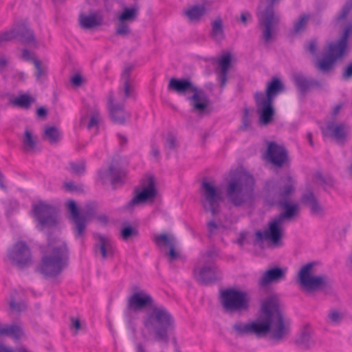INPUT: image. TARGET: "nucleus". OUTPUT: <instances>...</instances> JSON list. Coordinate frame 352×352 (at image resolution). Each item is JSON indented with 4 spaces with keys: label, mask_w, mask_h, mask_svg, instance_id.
Segmentation results:
<instances>
[{
    "label": "nucleus",
    "mask_w": 352,
    "mask_h": 352,
    "mask_svg": "<svg viewBox=\"0 0 352 352\" xmlns=\"http://www.w3.org/2000/svg\"><path fill=\"white\" fill-rule=\"evenodd\" d=\"M44 138L51 144L57 143L60 140V132L56 126H48L45 129Z\"/></svg>",
    "instance_id": "nucleus-38"
},
{
    "label": "nucleus",
    "mask_w": 352,
    "mask_h": 352,
    "mask_svg": "<svg viewBox=\"0 0 352 352\" xmlns=\"http://www.w3.org/2000/svg\"><path fill=\"white\" fill-rule=\"evenodd\" d=\"M66 217L74 226L75 236L79 238L85 234L87 222L88 221V210H82L77 201L68 199L65 202Z\"/></svg>",
    "instance_id": "nucleus-12"
},
{
    "label": "nucleus",
    "mask_w": 352,
    "mask_h": 352,
    "mask_svg": "<svg viewBox=\"0 0 352 352\" xmlns=\"http://www.w3.org/2000/svg\"><path fill=\"white\" fill-rule=\"evenodd\" d=\"M96 221L98 223L105 226L109 223V217L104 214H97L95 203L89 202V221Z\"/></svg>",
    "instance_id": "nucleus-34"
},
{
    "label": "nucleus",
    "mask_w": 352,
    "mask_h": 352,
    "mask_svg": "<svg viewBox=\"0 0 352 352\" xmlns=\"http://www.w3.org/2000/svg\"><path fill=\"white\" fill-rule=\"evenodd\" d=\"M64 187L67 191L73 192H82L83 191L81 186H76L73 182H69L64 184Z\"/></svg>",
    "instance_id": "nucleus-55"
},
{
    "label": "nucleus",
    "mask_w": 352,
    "mask_h": 352,
    "mask_svg": "<svg viewBox=\"0 0 352 352\" xmlns=\"http://www.w3.org/2000/svg\"><path fill=\"white\" fill-rule=\"evenodd\" d=\"M125 175L126 172L121 166L119 157L113 158L108 170L101 171L99 173L102 184H107V179H109L113 188H116L118 184L122 185L124 184L123 179Z\"/></svg>",
    "instance_id": "nucleus-16"
},
{
    "label": "nucleus",
    "mask_w": 352,
    "mask_h": 352,
    "mask_svg": "<svg viewBox=\"0 0 352 352\" xmlns=\"http://www.w3.org/2000/svg\"><path fill=\"white\" fill-rule=\"evenodd\" d=\"M342 77L344 80L352 78V60L343 68Z\"/></svg>",
    "instance_id": "nucleus-54"
},
{
    "label": "nucleus",
    "mask_w": 352,
    "mask_h": 352,
    "mask_svg": "<svg viewBox=\"0 0 352 352\" xmlns=\"http://www.w3.org/2000/svg\"><path fill=\"white\" fill-rule=\"evenodd\" d=\"M93 238L96 242L94 245L96 254H100L102 260L113 259L117 253V248L110 238L100 233H94Z\"/></svg>",
    "instance_id": "nucleus-19"
},
{
    "label": "nucleus",
    "mask_w": 352,
    "mask_h": 352,
    "mask_svg": "<svg viewBox=\"0 0 352 352\" xmlns=\"http://www.w3.org/2000/svg\"><path fill=\"white\" fill-rule=\"evenodd\" d=\"M59 212L56 206L43 201H38L32 208V216L37 222L36 228L45 232L47 248L51 249L49 254L43 256L36 268V272L45 278L56 277L69 265V250L67 244L63 242L59 245H53L56 241L53 234L60 225Z\"/></svg>",
    "instance_id": "nucleus-1"
},
{
    "label": "nucleus",
    "mask_w": 352,
    "mask_h": 352,
    "mask_svg": "<svg viewBox=\"0 0 352 352\" xmlns=\"http://www.w3.org/2000/svg\"><path fill=\"white\" fill-rule=\"evenodd\" d=\"M265 8L258 12L257 17L259 25L263 27V37L265 42H270L275 32V28L280 21V17L274 11V7L277 6L281 0H265Z\"/></svg>",
    "instance_id": "nucleus-10"
},
{
    "label": "nucleus",
    "mask_w": 352,
    "mask_h": 352,
    "mask_svg": "<svg viewBox=\"0 0 352 352\" xmlns=\"http://www.w3.org/2000/svg\"><path fill=\"white\" fill-rule=\"evenodd\" d=\"M153 241L158 247L170 246L173 243V241L166 234H155Z\"/></svg>",
    "instance_id": "nucleus-42"
},
{
    "label": "nucleus",
    "mask_w": 352,
    "mask_h": 352,
    "mask_svg": "<svg viewBox=\"0 0 352 352\" xmlns=\"http://www.w3.org/2000/svg\"><path fill=\"white\" fill-rule=\"evenodd\" d=\"M208 237H211L213 234L214 230L218 228V225L213 220L210 221L208 224Z\"/></svg>",
    "instance_id": "nucleus-58"
},
{
    "label": "nucleus",
    "mask_w": 352,
    "mask_h": 352,
    "mask_svg": "<svg viewBox=\"0 0 352 352\" xmlns=\"http://www.w3.org/2000/svg\"><path fill=\"white\" fill-rule=\"evenodd\" d=\"M293 82L299 94L305 97L309 92L315 89L321 90L322 82L313 78H307L303 74H296L293 76Z\"/></svg>",
    "instance_id": "nucleus-21"
},
{
    "label": "nucleus",
    "mask_w": 352,
    "mask_h": 352,
    "mask_svg": "<svg viewBox=\"0 0 352 352\" xmlns=\"http://www.w3.org/2000/svg\"><path fill=\"white\" fill-rule=\"evenodd\" d=\"M117 137L119 139L120 146L122 148H124L126 146L127 143H128L127 138L125 135H122L121 133H118L117 134Z\"/></svg>",
    "instance_id": "nucleus-62"
},
{
    "label": "nucleus",
    "mask_w": 352,
    "mask_h": 352,
    "mask_svg": "<svg viewBox=\"0 0 352 352\" xmlns=\"http://www.w3.org/2000/svg\"><path fill=\"white\" fill-rule=\"evenodd\" d=\"M67 170L73 175H76L78 176L82 175L85 173L86 171V162H70L69 163V167L67 168Z\"/></svg>",
    "instance_id": "nucleus-39"
},
{
    "label": "nucleus",
    "mask_w": 352,
    "mask_h": 352,
    "mask_svg": "<svg viewBox=\"0 0 352 352\" xmlns=\"http://www.w3.org/2000/svg\"><path fill=\"white\" fill-rule=\"evenodd\" d=\"M23 144L26 151L32 150L36 144V137H34L31 131L26 129L24 131Z\"/></svg>",
    "instance_id": "nucleus-40"
},
{
    "label": "nucleus",
    "mask_w": 352,
    "mask_h": 352,
    "mask_svg": "<svg viewBox=\"0 0 352 352\" xmlns=\"http://www.w3.org/2000/svg\"><path fill=\"white\" fill-rule=\"evenodd\" d=\"M9 307L12 311L21 313L25 309L24 304L16 302L14 299L9 302Z\"/></svg>",
    "instance_id": "nucleus-51"
},
{
    "label": "nucleus",
    "mask_w": 352,
    "mask_h": 352,
    "mask_svg": "<svg viewBox=\"0 0 352 352\" xmlns=\"http://www.w3.org/2000/svg\"><path fill=\"white\" fill-rule=\"evenodd\" d=\"M326 130L331 137L338 141H343L346 137V127L344 123L336 124L334 122H329L326 125Z\"/></svg>",
    "instance_id": "nucleus-27"
},
{
    "label": "nucleus",
    "mask_w": 352,
    "mask_h": 352,
    "mask_svg": "<svg viewBox=\"0 0 352 352\" xmlns=\"http://www.w3.org/2000/svg\"><path fill=\"white\" fill-rule=\"evenodd\" d=\"M294 344L301 349L308 350L314 344L311 331L308 326L304 327L300 334L295 338Z\"/></svg>",
    "instance_id": "nucleus-28"
},
{
    "label": "nucleus",
    "mask_w": 352,
    "mask_h": 352,
    "mask_svg": "<svg viewBox=\"0 0 352 352\" xmlns=\"http://www.w3.org/2000/svg\"><path fill=\"white\" fill-rule=\"evenodd\" d=\"M109 116L112 122L117 124H124L126 117L129 116L124 111V105L119 104L109 109Z\"/></svg>",
    "instance_id": "nucleus-31"
},
{
    "label": "nucleus",
    "mask_w": 352,
    "mask_h": 352,
    "mask_svg": "<svg viewBox=\"0 0 352 352\" xmlns=\"http://www.w3.org/2000/svg\"><path fill=\"white\" fill-rule=\"evenodd\" d=\"M266 157L274 166L281 168L289 161L288 151L283 145L274 141L267 143Z\"/></svg>",
    "instance_id": "nucleus-20"
},
{
    "label": "nucleus",
    "mask_w": 352,
    "mask_h": 352,
    "mask_svg": "<svg viewBox=\"0 0 352 352\" xmlns=\"http://www.w3.org/2000/svg\"><path fill=\"white\" fill-rule=\"evenodd\" d=\"M8 258L21 268L31 264V251L27 243L23 241H17L9 251Z\"/></svg>",
    "instance_id": "nucleus-18"
},
{
    "label": "nucleus",
    "mask_w": 352,
    "mask_h": 352,
    "mask_svg": "<svg viewBox=\"0 0 352 352\" xmlns=\"http://www.w3.org/2000/svg\"><path fill=\"white\" fill-rule=\"evenodd\" d=\"M284 90V85L278 77H272L267 83L265 92L256 91L254 95L256 111L261 125L270 124L275 115L273 102L275 97Z\"/></svg>",
    "instance_id": "nucleus-5"
},
{
    "label": "nucleus",
    "mask_w": 352,
    "mask_h": 352,
    "mask_svg": "<svg viewBox=\"0 0 352 352\" xmlns=\"http://www.w3.org/2000/svg\"><path fill=\"white\" fill-rule=\"evenodd\" d=\"M148 308L146 316L143 319V324L146 328L153 327L155 339L160 342L168 344L169 334L175 330V320L168 309L163 305L155 302L153 297L144 290L133 293L126 300L124 313L142 311Z\"/></svg>",
    "instance_id": "nucleus-3"
},
{
    "label": "nucleus",
    "mask_w": 352,
    "mask_h": 352,
    "mask_svg": "<svg viewBox=\"0 0 352 352\" xmlns=\"http://www.w3.org/2000/svg\"><path fill=\"white\" fill-rule=\"evenodd\" d=\"M102 23V18L96 14H89V29L99 26Z\"/></svg>",
    "instance_id": "nucleus-48"
},
{
    "label": "nucleus",
    "mask_w": 352,
    "mask_h": 352,
    "mask_svg": "<svg viewBox=\"0 0 352 352\" xmlns=\"http://www.w3.org/2000/svg\"><path fill=\"white\" fill-rule=\"evenodd\" d=\"M296 181L290 174L265 182L263 187L264 205L270 208H283L284 210L268 223L265 231L256 232L257 240L267 239L273 244L279 243L283 234V221L294 217L299 210L297 204H292L290 201L292 196L296 192Z\"/></svg>",
    "instance_id": "nucleus-2"
},
{
    "label": "nucleus",
    "mask_w": 352,
    "mask_h": 352,
    "mask_svg": "<svg viewBox=\"0 0 352 352\" xmlns=\"http://www.w3.org/2000/svg\"><path fill=\"white\" fill-rule=\"evenodd\" d=\"M135 66L133 64L126 65L121 74V80L123 82V91L125 98L132 96L135 91L133 81L131 78V74Z\"/></svg>",
    "instance_id": "nucleus-25"
},
{
    "label": "nucleus",
    "mask_w": 352,
    "mask_h": 352,
    "mask_svg": "<svg viewBox=\"0 0 352 352\" xmlns=\"http://www.w3.org/2000/svg\"><path fill=\"white\" fill-rule=\"evenodd\" d=\"M219 300L225 313L247 311L250 307V296L245 291L228 287L219 290Z\"/></svg>",
    "instance_id": "nucleus-9"
},
{
    "label": "nucleus",
    "mask_w": 352,
    "mask_h": 352,
    "mask_svg": "<svg viewBox=\"0 0 352 352\" xmlns=\"http://www.w3.org/2000/svg\"><path fill=\"white\" fill-rule=\"evenodd\" d=\"M4 336H10L15 340H20L25 336L23 329L16 324L6 325Z\"/></svg>",
    "instance_id": "nucleus-36"
},
{
    "label": "nucleus",
    "mask_w": 352,
    "mask_h": 352,
    "mask_svg": "<svg viewBox=\"0 0 352 352\" xmlns=\"http://www.w3.org/2000/svg\"><path fill=\"white\" fill-rule=\"evenodd\" d=\"M14 39H17L24 45L36 43L33 30L24 23H19L10 30L2 32L0 34V45L4 41H11Z\"/></svg>",
    "instance_id": "nucleus-15"
},
{
    "label": "nucleus",
    "mask_w": 352,
    "mask_h": 352,
    "mask_svg": "<svg viewBox=\"0 0 352 352\" xmlns=\"http://www.w3.org/2000/svg\"><path fill=\"white\" fill-rule=\"evenodd\" d=\"M286 270L278 266H274L267 270L258 280V285L261 287H265L273 283H278L285 279Z\"/></svg>",
    "instance_id": "nucleus-22"
},
{
    "label": "nucleus",
    "mask_w": 352,
    "mask_h": 352,
    "mask_svg": "<svg viewBox=\"0 0 352 352\" xmlns=\"http://www.w3.org/2000/svg\"><path fill=\"white\" fill-rule=\"evenodd\" d=\"M33 63L36 69L35 76L36 79H39L43 75L45 74L44 70L42 68V63L38 59H34Z\"/></svg>",
    "instance_id": "nucleus-53"
},
{
    "label": "nucleus",
    "mask_w": 352,
    "mask_h": 352,
    "mask_svg": "<svg viewBox=\"0 0 352 352\" xmlns=\"http://www.w3.org/2000/svg\"><path fill=\"white\" fill-rule=\"evenodd\" d=\"M102 123L103 119L99 111L97 110L93 111L89 117V133L93 130L94 135H96Z\"/></svg>",
    "instance_id": "nucleus-35"
},
{
    "label": "nucleus",
    "mask_w": 352,
    "mask_h": 352,
    "mask_svg": "<svg viewBox=\"0 0 352 352\" xmlns=\"http://www.w3.org/2000/svg\"><path fill=\"white\" fill-rule=\"evenodd\" d=\"M36 114L38 118L45 119L48 114V109L44 106H41L36 109Z\"/></svg>",
    "instance_id": "nucleus-57"
},
{
    "label": "nucleus",
    "mask_w": 352,
    "mask_h": 352,
    "mask_svg": "<svg viewBox=\"0 0 352 352\" xmlns=\"http://www.w3.org/2000/svg\"><path fill=\"white\" fill-rule=\"evenodd\" d=\"M130 33L129 25L126 22H119L116 30V34L120 36H126Z\"/></svg>",
    "instance_id": "nucleus-45"
},
{
    "label": "nucleus",
    "mask_w": 352,
    "mask_h": 352,
    "mask_svg": "<svg viewBox=\"0 0 352 352\" xmlns=\"http://www.w3.org/2000/svg\"><path fill=\"white\" fill-rule=\"evenodd\" d=\"M82 329V323L79 318H71V324L70 329L71 331H74L73 334L74 336L77 335L79 331Z\"/></svg>",
    "instance_id": "nucleus-46"
},
{
    "label": "nucleus",
    "mask_w": 352,
    "mask_h": 352,
    "mask_svg": "<svg viewBox=\"0 0 352 352\" xmlns=\"http://www.w3.org/2000/svg\"><path fill=\"white\" fill-rule=\"evenodd\" d=\"M240 19L243 25H247L248 20H252L251 14L248 11L243 12L241 14Z\"/></svg>",
    "instance_id": "nucleus-59"
},
{
    "label": "nucleus",
    "mask_w": 352,
    "mask_h": 352,
    "mask_svg": "<svg viewBox=\"0 0 352 352\" xmlns=\"http://www.w3.org/2000/svg\"><path fill=\"white\" fill-rule=\"evenodd\" d=\"M35 98L28 93H20L17 96L10 99V102L12 106L23 109H29L33 102H34Z\"/></svg>",
    "instance_id": "nucleus-30"
},
{
    "label": "nucleus",
    "mask_w": 352,
    "mask_h": 352,
    "mask_svg": "<svg viewBox=\"0 0 352 352\" xmlns=\"http://www.w3.org/2000/svg\"><path fill=\"white\" fill-rule=\"evenodd\" d=\"M352 33V23H349L344 28L340 38L336 43L329 45V52L318 60L316 67L322 72L331 70L336 62L343 57L346 52L348 41Z\"/></svg>",
    "instance_id": "nucleus-8"
},
{
    "label": "nucleus",
    "mask_w": 352,
    "mask_h": 352,
    "mask_svg": "<svg viewBox=\"0 0 352 352\" xmlns=\"http://www.w3.org/2000/svg\"><path fill=\"white\" fill-rule=\"evenodd\" d=\"M167 89L169 91L176 93L179 96H186L192 93L188 97L189 101H192L195 110L200 113L205 111L209 105V99L206 93L196 87L189 78H171L169 80Z\"/></svg>",
    "instance_id": "nucleus-7"
},
{
    "label": "nucleus",
    "mask_w": 352,
    "mask_h": 352,
    "mask_svg": "<svg viewBox=\"0 0 352 352\" xmlns=\"http://www.w3.org/2000/svg\"><path fill=\"white\" fill-rule=\"evenodd\" d=\"M69 81L73 87H79L82 85L85 80L81 74L79 73H75L70 77Z\"/></svg>",
    "instance_id": "nucleus-44"
},
{
    "label": "nucleus",
    "mask_w": 352,
    "mask_h": 352,
    "mask_svg": "<svg viewBox=\"0 0 352 352\" xmlns=\"http://www.w3.org/2000/svg\"><path fill=\"white\" fill-rule=\"evenodd\" d=\"M80 120V127L88 129V107H84L81 110Z\"/></svg>",
    "instance_id": "nucleus-49"
},
{
    "label": "nucleus",
    "mask_w": 352,
    "mask_h": 352,
    "mask_svg": "<svg viewBox=\"0 0 352 352\" xmlns=\"http://www.w3.org/2000/svg\"><path fill=\"white\" fill-rule=\"evenodd\" d=\"M208 9L204 3L195 4L184 10V14L189 21L199 23L207 14Z\"/></svg>",
    "instance_id": "nucleus-26"
},
{
    "label": "nucleus",
    "mask_w": 352,
    "mask_h": 352,
    "mask_svg": "<svg viewBox=\"0 0 352 352\" xmlns=\"http://www.w3.org/2000/svg\"><path fill=\"white\" fill-rule=\"evenodd\" d=\"M79 25L84 30H88V14L80 12L79 14Z\"/></svg>",
    "instance_id": "nucleus-56"
},
{
    "label": "nucleus",
    "mask_w": 352,
    "mask_h": 352,
    "mask_svg": "<svg viewBox=\"0 0 352 352\" xmlns=\"http://www.w3.org/2000/svg\"><path fill=\"white\" fill-rule=\"evenodd\" d=\"M253 183L241 174H235L228 180L226 196L229 204L235 208H241L252 204L254 199Z\"/></svg>",
    "instance_id": "nucleus-6"
},
{
    "label": "nucleus",
    "mask_w": 352,
    "mask_h": 352,
    "mask_svg": "<svg viewBox=\"0 0 352 352\" xmlns=\"http://www.w3.org/2000/svg\"><path fill=\"white\" fill-rule=\"evenodd\" d=\"M352 10V0H347L343 6L342 7L340 12L337 14L335 21L338 24L343 23L346 21L348 15L350 14Z\"/></svg>",
    "instance_id": "nucleus-37"
},
{
    "label": "nucleus",
    "mask_w": 352,
    "mask_h": 352,
    "mask_svg": "<svg viewBox=\"0 0 352 352\" xmlns=\"http://www.w3.org/2000/svg\"><path fill=\"white\" fill-rule=\"evenodd\" d=\"M310 17V15L308 14H300L298 19L294 22L292 30L293 33L295 34H299L304 32L307 30Z\"/></svg>",
    "instance_id": "nucleus-33"
},
{
    "label": "nucleus",
    "mask_w": 352,
    "mask_h": 352,
    "mask_svg": "<svg viewBox=\"0 0 352 352\" xmlns=\"http://www.w3.org/2000/svg\"><path fill=\"white\" fill-rule=\"evenodd\" d=\"M169 248V252H168V256L171 258V260H175L179 257L178 253L175 251V247H174V243L171 244Z\"/></svg>",
    "instance_id": "nucleus-61"
},
{
    "label": "nucleus",
    "mask_w": 352,
    "mask_h": 352,
    "mask_svg": "<svg viewBox=\"0 0 352 352\" xmlns=\"http://www.w3.org/2000/svg\"><path fill=\"white\" fill-rule=\"evenodd\" d=\"M328 318L334 324H339L342 320V315L336 309H331L329 314Z\"/></svg>",
    "instance_id": "nucleus-47"
},
{
    "label": "nucleus",
    "mask_w": 352,
    "mask_h": 352,
    "mask_svg": "<svg viewBox=\"0 0 352 352\" xmlns=\"http://www.w3.org/2000/svg\"><path fill=\"white\" fill-rule=\"evenodd\" d=\"M261 309L265 315L263 318L249 324L236 322L233 329L240 336L252 333L260 336L270 332L274 322L272 338L276 340H282L288 333L289 327L285 324L278 298L275 295L266 297L261 303Z\"/></svg>",
    "instance_id": "nucleus-4"
},
{
    "label": "nucleus",
    "mask_w": 352,
    "mask_h": 352,
    "mask_svg": "<svg viewBox=\"0 0 352 352\" xmlns=\"http://www.w3.org/2000/svg\"><path fill=\"white\" fill-rule=\"evenodd\" d=\"M195 279L202 285H212L222 280V273L214 263L193 269Z\"/></svg>",
    "instance_id": "nucleus-14"
},
{
    "label": "nucleus",
    "mask_w": 352,
    "mask_h": 352,
    "mask_svg": "<svg viewBox=\"0 0 352 352\" xmlns=\"http://www.w3.org/2000/svg\"><path fill=\"white\" fill-rule=\"evenodd\" d=\"M232 54L230 52H225L219 58L218 65L216 69L217 79L220 82V86L223 88L226 86L228 80V74L232 66Z\"/></svg>",
    "instance_id": "nucleus-23"
},
{
    "label": "nucleus",
    "mask_w": 352,
    "mask_h": 352,
    "mask_svg": "<svg viewBox=\"0 0 352 352\" xmlns=\"http://www.w3.org/2000/svg\"><path fill=\"white\" fill-rule=\"evenodd\" d=\"M138 6L135 4L132 7H124L118 16L119 22L133 21L138 17Z\"/></svg>",
    "instance_id": "nucleus-32"
},
{
    "label": "nucleus",
    "mask_w": 352,
    "mask_h": 352,
    "mask_svg": "<svg viewBox=\"0 0 352 352\" xmlns=\"http://www.w3.org/2000/svg\"><path fill=\"white\" fill-rule=\"evenodd\" d=\"M120 104H116L114 103V94L113 91H109V96H108V99H107V106H108V109L112 107H115V106H117V105H119Z\"/></svg>",
    "instance_id": "nucleus-63"
},
{
    "label": "nucleus",
    "mask_w": 352,
    "mask_h": 352,
    "mask_svg": "<svg viewBox=\"0 0 352 352\" xmlns=\"http://www.w3.org/2000/svg\"><path fill=\"white\" fill-rule=\"evenodd\" d=\"M8 65V61L3 55H0V72L5 71Z\"/></svg>",
    "instance_id": "nucleus-64"
},
{
    "label": "nucleus",
    "mask_w": 352,
    "mask_h": 352,
    "mask_svg": "<svg viewBox=\"0 0 352 352\" xmlns=\"http://www.w3.org/2000/svg\"><path fill=\"white\" fill-rule=\"evenodd\" d=\"M300 201L302 204L309 207L312 214L322 215L324 214V209L311 189L307 190L301 195Z\"/></svg>",
    "instance_id": "nucleus-24"
},
{
    "label": "nucleus",
    "mask_w": 352,
    "mask_h": 352,
    "mask_svg": "<svg viewBox=\"0 0 352 352\" xmlns=\"http://www.w3.org/2000/svg\"><path fill=\"white\" fill-rule=\"evenodd\" d=\"M315 262H309L303 265L298 272V282L307 292H314L329 287L327 276H313L312 269Z\"/></svg>",
    "instance_id": "nucleus-11"
},
{
    "label": "nucleus",
    "mask_w": 352,
    "mask_h": 352,
    "mask_svg": "<svg viewBox=\"0 0 352 352\" xmlns=\"http://www.w3.org/2000/svg\"><path fill=\"white\" fill-rule=\"evenodd\" d=\"M22 56L25 60H32V62L34 59H38L32 54L31 52L28 49H24L22 51Z\"/></svg>",
    "instance_id": "nucleus-60"
},
{
    "label": "nucleus",
    "mask_w": 352,
    "mask_h": 352,
    "mask_svg": "<svg viewBox=\"0 0 352 352\" xmlns=\"http://www.w3.org/2000/svg\"><path fill=\"white\" fill-rule=\"evenodd\" d=\"M157 189L155 187V180L153 176L148 177V184L142 188L135 187L134 189V197L130 200L126 208L130 209L135 205L146 202L150 199H153L157 195Z\"/></svg>",
    "instance_id": "nucleus-17"
},
{
    "label": "nucleus",
    "mask_w": 352,
    "mask_h": 352,
    "mask_svg": "<svg viewBox=\"0 0 352 352\" xmlns=\"http://www.w3.org/2000/svg\"><path fill=\"white\" fill-rule=\"evenodd\" d=\"M202 206L206 212H210L212 215H217L220 212V202L222 197L217 188L207 181L201 183Z\"/></svg>",
    "instance_id": "nucleus-13"
},
{
    "label": "nucleus",
    "mask_w": 352,
    "mask_h": 352,
    "mask_svg": "<svg viewBox=\"0 0 352 352\" xmlns=\"http://www.w3.org/2000/svg\"><path fill=\"white\" fill-rule=\"evenodd\" d=\"M120 234L122 239L126 241H128L131 237H136L139 235V231L135 228L127 225L125 226H123L120 231Z\"/></svg>",
    "instance_id": "nucleus-41"
},
{
    "label": "nucleus",
    "mask_w": 352,
    "mask_h": 352,
    "mask_svg": "<svg viewBox=\"0 0 352 352\" xmlns=\"http://www.w3.org/2000/svg\"><path fill=\"white\" fill-rule=\"evenodd\" d=\"M0 352H32L25 348L24 346H18L14 349L0 343Z\"/></svg>",
    "instance_id": "nucleus-43"
},
{
    "label": "nucleus",
    "mask_w": 352,
    "mask_h": 352,
    "mask_svg": "<svg viewBox=\"0 0 352 352\" xmlns=\"http://www.w3.org/2000/svg\"><path fill=\"white\" fill-rule=\"evenodd\" d=\"M210 36L217 43H221L225 39L226 34L221 17L218 16L212 22Z\"/></svg>",
    "instance_id": "nucleus-29"
},
{
    "label": "nucleus",
    "mask_w": 352,
    "mask_h": 352,
    "mask_svg": "<svg viewBox=\"0 0 352 352\" xmlns=\"http://www.w3.org/2000/svg\"><path fill=\"white\" fill-rule=\"evenodd\" d=\"M305 50L312 55L317 54V40L316 38L311 39L305 45Z\"/></svg>",
    "instance_id": "nucleus-52"
},
{
    "label": "nucleus",
    "mask_w": 352,
    "mask_h": 352,
    "mask_svg": "<svg viewBox=\"0 0 352 352\" xmlns=\"http://www.w3.org/2000/svg\"><path fill=\"white\" fill-rule=\"evenodd\" d=\"M165 146L170 150L175 149L177 147V139L173 133H168Z\"/></svg>",
    "instance_id": "nucleus-50"
}]
</instances>
